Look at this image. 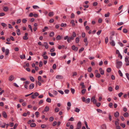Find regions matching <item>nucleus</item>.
I'll return each mask as SVG.
<instances>
[{"label": "nucleus", "mask_w": 129, "mask_h": 129, "mask_svg": "<svg viewBox=\"0 0 129 129\" xmlns=\"http://www.w3.org/2000/svg\"><path fill=\"white\" fill-rule=\"evenodd\" d=\"M122 65V63L121 61H118L116 62V67L118 69L120 68Z\"/></svg>", "instance_id": "nucleus-1"}, {"label": "nucleus", "mask_w": 129, "mask_h": 129, "mask_svg": "<svg viewBox=\"0 0 129 129\" xmlns=\"http://www.w3.org/2000/svg\"><path fill=\"white\" fill-rule=\"evenodd\" d=\"M81 123L80 121H79L78 122L77 125V127L76 129H80L81 127Z\"/></svg>", "instance_id": "nucleus-2"}, {"label": "nucleus", "mask_w": 129, "mask_h": 129, "mask_svg": "<svg viewBox=\"0 0 129 129\" xmlns=\"http://www.w3.org/2000/svg\"><path fill=\"white\" fill-rule=\"evenodd\" d=\"M91 101L92 102H93L94 104H96V101L95 99V97L94 96H93L91 99Z\"/></svg>", "instance_id": "nucleus-3"}, {"label": "nucleus", "mask_w": 129, "mask_h": 129, "mask_svg": "<svg viewBox=\"0 0 129 129\" xmlns=\"http://www.w3.org/2000/svg\"><path fill=\"white\" fill-rule=\"evenodd\" d=\"M72 49L75 51H77L78 50V48L77 47H76L74 45L72 46Z\"/></svg>", "instance_id": "nucleus-4"}, {"label": "nucleus", "mask_w": 129, "mask_h": 129, "mask_svg": "<svg viewBox=\"0 0 129 129\" xmlns=\"http://www.w3.org/2000/svg\"><path fill=\"white\" fill-rule=\"evenodd\" d=\"M74 38L72 36H71V37H69L68 39L67 40V42L69 43H70L71 41V40H73Z\"/></svg>", "instance_id": "nucleus-5"}, {"label": "nucleus", "mask_w": 129, "mask_h": 129, "mask_svg": "<svg viewBox=\"0 0 129 129\" xmlns=\"http://www.w3.org/2000/svg\"><path fill=\"white\" fill-rule=\"evenodd\" d=\"M28 34L27 33H25L24 34V36L23 37V39L24 40H27L28 39V38L27 37Z\"/></svg>", "instance_id": "nucleus-6"}, {"label": "nucleus", "mask_w": 129, "mask_h": 129, "mask_svg": "<svg viewBox=\"0 0 129 129\" xmlns=\"http://www.w3.org/2000/svg\"><path fill=\"white\" fill-rule=\"evenodd\" d=\"M44 45H42V46H45L46 49H48L49 47V46L47 43L46 42H44Z\"/></svg>", "instance_id": "nucleus-7"}, {"label": "nucleus", "mask_w": 129, "mask_h": 129, "mask_svg": "<svg viewBox=\"0 0 129 129\" xmlns=\"http://www.w3.org/2000/svg\"><path fill=\"white\" fill-rule=\"evenodd\" d=\"M116 53L118 54V57H119V56L121 55V59H122V56L121 55L120 53L119 52V50H117L116 51Z\"/></svg>", "instance_id": "nucleus-8"}, {"label": "nucleus", "mask_w": 129, "mask_h": 129, "mask_svg": "<svg viewBox=\"0 0 129 129\" xmlns=\"http://www.w3.org/2000/svg\"><path fill=\"white\" fill-rule=\"evenodd\" d=\"M56 78L59 79H62L63 78V77L61 75H57L56 76Z\"/></svg>", "instance_id": "nucleus-9"}, {"label": "nucleus", "mask_w": 129, "mask_h": 129, "mask_svg": "<svg viewBox=\"0 0 129 129\" xmlns=\"http://www.w3.org/2000/svg\"><path fill=\"white\" fill-rule=\"evenodd\" d=\"M34 86V84L33 83L30 84L29 86V88L30 89H31L33 88Z\"/></svg>", "instance_id": "nucleus-10"}, {"label": "nucleus", "mask_w": 129, "mask_h": 129, "mask_svg": "<svg viewBox=\"0 0 129 129\" xmlns=\"http://www.w3.org/2000/svg\"><path fill=\"white\" fill-rule=\"evenodd\" d=\"M14 77L12 75H11L9 78V80L10 81H12L14 79Z\"/></svg>", "instance_id": "nucleus-11"}, {"label": "nucleus", "mask_w": 129, "mask_h": 129, "mask_svg": "<svg viewBox=\"0 0 129 129\" xmlns=\"http://www.w3.org/2000/svg\"><path fill=\"white\" fill-rule=\"evenodd\" d=\"M2 115L4 117L6 118L7 117V116L6 112L5 111H3L2 112Z\"/></svg>", "instance_id": "nucleus-12"}, {"label": "nucleus", "mask_w": 129, "mask_h": 129, "mask_svg": "<svg viewBox=\"0 0 129 129\" xmlns=\"http://www.w3.org/2000/svg\"><path fill=\"white\" fill-rule=\"evenodd\" d=\"M80 85L82 86L81 88L83 89L85 87V86L84 85V83L83 82H81L80 84Z\"/></svg>", "instance_id": "nucleus-13"}, {"label": "nucleus", "mask_w": 129, "mask_h": 129, "mask_svg": "<svg viewBox=\"0 0 129 129\" xmlns=\"http://www.w3.org/2000/svg\"><path fill=\"white\" fill-rule=\"evenodd\" d=\"M119 115V114L118 112H116L114 114V116L116 117H117Z\"/></svg>", "instance_id": "nucleus-14"}, {"label": "nucleus", "mask_w": 129, "mask_h": 129, "mask_svg": "<svg viewBox=\"0 0 129 129\" xmlns=\"http://www.w3.org/2000/svg\"><path fill=\"white\" fill-rule=\"evenodd\" d=\"M17 34L19 36L20 35V32L19 29H18L16 30Z\"/></svg>", "instance_id": "nucleus-15"}, {"label": "nucleus", "mask_w": 129, "mask_h": 129, "mask_svg": "<svg viewBox=\"0 0 129 129\" xmlns=\"http://www.w3.org/2000/svg\"><path fill=\"white\" fill-rule=\"evenodd\" d=\"M3 10L5 11H7L9 10L8 7H5L3 8Z\"/></svg>", "instance_id": "nucleus-16"}, {"label": "nucleus", "mask_w": 129, "mask_h": 129, "mask_svg": "<svg viewBox=\"0 0 129 129\" xmlns=\"http://www.w3.org/2000/svg\"><path fill=\"white\" fill-rule=\"evenodd\" d=\"M123 116L124 117H127L129 116V114L127 112H126L123 114Z\"/></svg>", "instance_id": "nucleus-17"}, {"label": "nucleus", "mask_w": 129, "mask_h": 129, "mask_svg": "<svg viewBox=\"0 0 129 129\" xmlns=\"http://www.w3.org/2000/svg\"><path fill=\"white\" fill-rule=\"evenodd\" d=\"M111 41L110 42V44L111 45L113 46H115V44L114 42V40Z\"/></svg>", "instance_id": "nucleus-18"}, {"label": "nucleus", "mask_w": 129, "mask_h": 129, "mask_svg": "<svg viewBox=\"0 0 129 129\" xmlns=\"http://www.w3.org/2000/svg\"><path fill=\"white\" fill-rule=\"evenodd\" d=\"M25 55L24 54H23V55H20V57L21 59H24L25 58Z\"/></svg>", "instance_id": "nucleus-19"}, {"label": "nucleus", "mask_w": 129, "mask_h": 129, "mask_svg": "<svg viewBox=\"0 0 129 129\" xmlns=\"http://www.w3.org/2000/svg\"><path fill=\"white\" fill-rule=\"evenodd\" d=\"M61 39V37L60 35H58L56 38V39L57 40H59Z\"/></svg>", "instance_id": "nucleus-20"}, {"label": "nucleus", "mask_w": 129, "mask_h": 129, "mask_svg": "<svg viewBox=\"0 0 129 129\" xmlns=\"http://www.w3.org/2000/svg\"><path fill=\"white\" fill-rule=\"evenodd\" d=\"M49 110V107L46 106L45 107V109H44V111L46 112L48 111Z\"/></svg>", "instance_id": "nucleus-21"}, {"label": "nucleus", "mask_w": 129, "mask_h": 129, "mask_svg": "<svg viewBox=\"0 0 129 129\" xmlns=\"http://www.w3.org/2000/svg\"><path fill=\"white\" fill-rule=\"evenodd\" d=\"M54 15V13L53 12H50L48 14V15L50 17H52Z\"/></svg>", "instance_id": "nucleus-22"}, {"label": "nucleus", "mask_w": 129, "mask_h": 129, "mask_svg": "<svg viewBox=\"0 0 129 129\" xmlns=\"http://www.w3.org/2000/svg\"><path fill=\"white\" fill-rule=\"evenodd\" d=\"M29 78L30 80L32 82H34L35 81V79L33 77L30 76L29 77Z\"/></svg>", "instance_id": "nucleus-23"}, {"label": "nucleus", "mask_w": 129, "mask_h": 129, "mask_svg": "<svg viewBox=\"0 0 129 129\" xmlns=\"http://www.w3.org/2000/svg\"><path fill=\"white\" fill-rule=\"evenodd\" d=\"M86 90L85 89L83 88L81 90V93L83 94H84L85 93Z\"/></svg>", "instance_id": "nucleus-24"}, {"label": "nucleus", "mask_w": 129, "mask_h": 129, "mask_svg": "<svg viewBox=\"0 0 129 129\" xmlns=\"http://www.w3.org/2000/svg\"><path fill=\"white\" fill-rule=\"evenodd\" d=\"M36 126V124L35 123H32L30 125V126L31 127H34Z\"/></svg>", "instance_id": "nucleus-25"}, {"label": "nucleus", "mask_w": 129, "mask_h": 129, "mask_svg": "<svg viewBox=\"0 0 129 129\" xmlns=\"http://www.w3.org/2000/svg\"><path fill=\"white\" fill-rule=\"evenodd\" d=\"M9 51L8 49H6L5 50V54L6 55H8L9 53Z\"/></svg>", "instance_id": "nucleus-26"}, {"label": "nucleus", "mask_w": 129, "mask_h": 129, "mask_svg": "<svg viewBox=\"0 0 129 129\" xmlns=\"http://www.w3.org/2000/svg\"><path fill=\"white\" fill-rule=\"evenodd\" d=\"M46 101L48 103H50L51 102V100L50 98H48L46 100Z\"/></svg>", "instance_id": "nucleus-27"}, {"label": "nucleus", "mask_w": 129, "mask_h": 129, "mask_svg": "<svg viewBox=\"0 0 129 129\" xmlns=\"http://www.w3.org/2000/svg\"><path fill=\"white\" fill-rule=\"evenodd\" d=\"M54 35V32L52 31L50 33L49 36H50L51 37H53Z\"/></svg>", "instance_id": "nucleus-28"}, {"label": "nucleus", "mask_w": 129, "mask_h": 129, "mask_svg": "<svg viewBox=\"0 0 129 129\" xmlns=\"http://www.w3.org/2000/svg\"><path fill=\"white\" fill-rule=\"evenodd\" d=\"M107 72L108 73H110L111 71V69L110 68H108L106 70Z\"/></svg>", "instance_id": "nucleus-29"}, {"label": "nucleus", "mask_w": 129, "mask_h": 129, "mask_svg": "<svg viewBox=\"0 0 129 129\" xmlns=\"http://www.w3.org/2000/svg\"><path fill=\"white\" fill-rule=\"evenodd\" d=\"M84 48L83 47H82L81 48V49H80L79 50V53H80L82 51H83L84 50Z\"/></svg>", "instance_id": "nucleus-30"}, {"label": "nucleus", "mask_w": 129, "mask_h": 129, "mask_svg": "<svg viewBox=\"0 0 129 129\" xmlns=\"http://www.w3.org/2000/svg\"><path fill=\"white\" fill-rule=\"evenodd\" d=\"M35 115L37 118H38L39 117V113L38 112H36L35 113Z\"/></svg>", "instance_id": "nucleus-31"}, {"label": "nucleus", "mask_w": 129, "mask_h": 129, "mask_svg": "<svg viewBox=\"0 0 129 129\" xmlns=\"http://www.w3.org/2000/svg\"><path fill=\"white\" fill-rule=\"evenodd\" d=\"M102 128L106 129V126L105 124H103L102 126Z\"/></svg>", "instance_id": "nucleus-32"}, {"label": "nucleus", "mask_w": 129, "mask_h": 129, "mask_svg": "<svg viewBox=\"0 0 129 129\" xmlns=\"http://www.w3.org/2000/svg\"><path fill=\"white\" fill-rule=\"evenodd\" d=\"M67 26V24L66 23H62L61 24V26L62 27H65Z\"/></svg>", "instance_id": "nucleus-33"}, {"label": "nucleus", "mask_w": 129, "mask_h": 129, "mask_svg": "<svg viewBox=\"0 0 129 129\" xmlns=\"http://www.w3.org/2000/svg\"><path fill=\"white\" fill-rule=\"evenodd\" d=\"M118 73L120 75V76L122 77L123 76V74L121 73V71L120 70H119L118 71Z\"/></svg>", "instance_id": "nucleus-34"}, {"label": "nucleus", "mask_w": 129, "mask_h": 129, "mask_svg": "<svg viewBox=\"0 0 129 129\" xmlns=\"http://www.w3.org/2000/svg\"><path fill=\"white\" fill-rule=\"evenodd\" d=\"M95 76L96 77L99 78L100 77L101 75L99 73H97L96 74Z\"/></svg>", "instance_id": "nucleus-35"}, {"label": "nucleus", "mask_w": 129, "mask_h": 129, "mask_svg": "<svg viewBox=\"0 0 129 129\" xmlns=\"http://www.w3.org/2000/svg\"><path fill=\"white\" fill-rule=\"evenodd\" d=\"M79 40L78 37H77L76 39V43H78L79 42Z\"/></svg>", "instance_id": "nucleus-36"}, {"label": "nucleus", "mask_w": 129, "mask_h": 129, "mask_svg": "<svg viewBox=\"0 0 129 129\" xmlns=\"http://www.w3.org/2000/svg\"><path fill=\"white\" fill-rule=\"evenodd\" d=\"M92 70V69L91 67H89L88 69V71L89 72H91Z\"/></svg>", "instance_id": "nucleus-37"}, {"label": "nucleus", "mask_w": 129, "mask_h": 129, "mask_svg": "<svg viewBox=\"0 0 129 129\" xmlns=\"http://www.w3.org/2000/svg\"><path fill=\"white\" fill-rule=\"evenodd\" d=\"M90 101V99L89 98H88L86 99V101L85 102L86 103H89Z\"/></svg>", "instance_id": "nucleus-38"}, {"label": "nucleus", "mask_w": 129, "mask_h": 129, "mask_svg": "<svg viewBox=\"0 0 129 129\" xmlns=\"http://www.w3.org/2000/svg\"><path fill=\"white\" fill-rule=\"evenodd\" d=\"M108 37H106L105 39V43L106 44H107L108 42Z\"/></svg>", "instance_id": "nucleus-39"}, {"label": "nucleus", "mask_w": 129, "mask_h": 129, "mask_svg": "<svg viewBox=\"0 0 129 129\" xmlns=\"http://www.w3.org/2000/svg\"><path fill=\"white\" fill-rule=\"evenodd\" d=\"M80 111V110L79 109L76 108H75V111L77 112H79Z\"/></svg>", "instance_id": "nucleus-40"}, {"label": "nucleus", "mask_w": 129, "mask_h": 129, "mask_svg": "<svg viewBox=\"0 0 129 129\" xmlns=\"http://www.w3.org/2000/svg\"><path fill=\"white\" fill-rule=\"evenodd\" d=\"M6 125V123H3L2 125H1V127L2 128H5Z\"/></svg>", "instance_id": "nucleus-41"}, {"label": "nucleus", "mask_w": 129, "mask_h": 129, "mask_svg": "<svg viewBox=\"0 0 129 129\" xmlns=\"http://www.w3.org/2000/svg\"><path fill=\"white\" fill-rule=\"evenodd\" d=\"M33 8L34 9H39V7L37 6L34 5L33 6Z\"/></svg>", "instance_id": "nucleus-42"}, {"label": "nucleus", "mask_w": 129, "mask_h": 129, "mask_svg": "<svg viewBox=\"0 0 129 129\" xmlns=\"http://www.w3.org/2000/svg\"><path fill=\"white\" fill-rule=\"evenodd\" d=\"M59 109L57 107L55 109V112H58L59 111Z\"/></svg>", "instance_id": "nucleus-43"}, {"label": "nucleus", "mask_w": 129, "mask_h": 129, "mask_svg": "<svg viewBox=\"0 0 129 129\" xmlns=\"http://www.w3.org/2000/svg\"><path fill=\"white\" fill-rule=\"evenodd\" d=\"M54 118L53 117H50L49 118V121L50 122L52 121L54 119Z\"/></svg>", "instance_id": "nucleus-44"}, {"label": "nucleus", "mask_w": 129, "mask_h": 129, "mask_svg": "<svg viewBox=\"0 0 129 129\" xmlns=\"http://www.w3.org/2000/svg\"><path fill=\"white\" fill-rule=\"evenodd\" d=\"M27 21V20L25 18L23 19L22 20V22L24 23H26Z\"/></svg>", "instance_id": "nucleus-45"}, {"label": "nucleus", "mask_w": 129, "mask_h": 129, "mask_svg": "<svg viewBox=\"0 0 129 129\" xmlns=\"http://www.w3.org/2000/svg\"><path fill=\"white\" fill-rule=\"evenodd\" d=\"M71 91L72 93L73 94H74L75 92V90L74 89L71 88Z\"/></svg>", "instance_id": "nucleus-46"}, {"label": "nucleus", "mask_w": 129, "mask_h": 129, "mask_svg": "<svg viewBox=\"0 0 129 129\" xmlns=\"http://www.w3.org/2000/svg\"><path fill=\"white\" fill-rule=\"evenodd\" d=\"M126 76L127 78V79L129 80V74L128 73H125Z\"/></svg>", "instance_id": "nucleus-47"}, {"label": "nucleus", "mask_w": 129, "mask_h": 129, "mask_svg": "<svg viewBox=\"0 0 129 129\" xmlns=\"http://www.w3.org/2000/svg\"><path fill=\"white\" fill-rule=\"evenodd\" d=\"M110 13L109 12H108L107 14H105V16L106 17H108L109 16Z\"/></svg>", "instance_id": "nucleus-48"}, {"label": "nucleus", "mask_w": 129, "mask_h": 129, "mask_svg": "<svg viewBox=\"0 0 129 129\" xmlns=\"http://www.w3.org/2000/svg\"><path fill=\"white\" fill-rule=\"evenodd\" d=\"M120 125L121 126H122V127L123 128H124L125 126V124L124 123H121Z\"/></svg>", "instance_id": "nucleus-49"}, {"label": "nucleus", "mask_w": 129, "mask_h": 129, "mask_svg": "<svg viewBox=\"0 0 129 129\" xmlns=\"http://www.w3.org/2000/svg\"><path fill=\"white\" fill-rule=\"evenodd\" d=\"M110 34H111V36H114L115 35V31H113L110 33Z\"/></svg>", "instance_id": "nucleus-50"}, {"label": "nucleus", "mask_w": 129, "mask_h": 129, "mask_svg": "<svg viewBox=\"0 0 129 129\" xmlns=\"http://www.w3.org/2000/svg\"><path fill=\"white\" fill-rule=\"evenodd\" d=\"M101 31H102V30H99V31H98L96 33H97V35H99L101 33Z\"/></svg>", "instance_id": "nucleus-51"}, {"label": "nucleus", "mask_w": 129, "mask_h": 129, "mask_svg": "<svg viewBox=\"0 0 129 129\" xmlns=\"http://www.w3.org/2000/svg\"><path fill=\"white\" fill-rule=\"evenodd\" d=\"M123 94V93L122 92H121L118 94V95L119 96L120 98L122 95Z\"/></svg>", "instance_id": "nucleus-52"}, {"label": "nucleus", "mask_w": 129, "mask_h": 129, "mask_svg": "<svg viewBox=\"0 0 129 129\" xmlns=\"http://www.w3.org/2000/svg\"><path fill=\"white\" fill-rule=\"evenodd\" d=\"M5 15V14L4 13H0V17L4 16Z\"/></svg>", "instance_id": "nucleus-53"}, {"label": "nucleus", "mask_w": 129, "mask_h": 129, "mask_svg": "<svg viewBox=\"0 0 129 129\" xmlns=\"http://www.w3.org/2000/svg\"><path fill=\"white\" fill-rule=\"evenodd\" d=\"M43 64V63L42 61H40L39 62V66L40 67H42Z\"/></svg>", "instance_id": "nucleus-54"}, {"label": "nucleus", "mask_w": 129, "mask_h": 129, "mask_svg": "<svg viewBox=\"0 0 129 129\" xmlns=\"http://www.w3.org/2000/svg\"><path fill=\"white\" fill-rule=\"evenodd\" d=\"M46 127V125L45 124H42L41 125V127L42 128H45Z\"/></svg>", "instance_id": "nucleus-55"}, {"label": "nucleus", "mask_w": 129, "mask_h": 129, "mask_svg": "<svg viewBox=\"0 0 129 129\" xmlns=\"http://www.w3.org/2000/svg\"><path fill=\"white\" fill-rule=\"evenodd\" d=\"M115 124L116 125V126L117 125H119V123L117 121H115Z\"/></svg>", "instance_id": "nucleus-56"}, {"label": "nucleus", "mask_w": 129, "mask_h": 129, "mask_svg": "<svg viewBox=\"0 0 129 129\" xmlns=\"http://www.w3.org/2000/svg\"><path fill=\"white\" fill-rule=\"evenodd\" d=\"M2 26L4 27H6L7 26V25L5 23H1Z\"/></svg>", "instance_id": "nucleus-57"}, {"label": "nucleus", "mask_w": 129, "mask_h": 129, "mask_svg": "<svg viewBox=\"0 0 129 129\" xmlns=\"http://www.w3.org/2000/svg\"><path fill=\"white\" fill-rule=\"evenodd\" d=\"M123 31L124 33H126L127 32V30L126 29L124 28L123 29Z\"/></svg>", "instance_id": "nucleus-58"}, {"label": "nucleus", "mask_w": 129, "mask_h": 129, "mask_svg": "<svg viewBox=\"0 0 129 129\" xmlns=\"http://www.w3.org/2000/svg\"><path fill=\"white\" fill-rule=\"evenodd\" d=\"M64 92L65 93L68 94L69 92V90L68 89H66L64 90Z\"/></svg>", "instance_id": "nucleus-59"}, {"label": "nucleus", "mask_w": 129, "mask_h": 129, "mask_svg": "<svg viewBox=\"0 0 129 129\" xmlns=\"http://www.w3.org/2000/svg\"><path fill=\"white\" fill-rule=\"evenodd\" d=\"M50 54H51V56H54L56 54V53L55 52L51 53Z\"/></svg>", "instance_id": "nucleus-60"}, {"label": "nucleus", "mask_w": 129, "mask_h": 129, "mask_svg": "<svg viewBox=\"0 0 129 129\" xmlns=\"http://www.w3.org/2000/svg\"><path fill=\"white\" fill-rule=\"evenodd\" d=\"M58 91L62 94H64V92L63 91L61 90H58Z\"/></svg>", "instance_id": "nucleus-61"}, {"label": "nucleus", "mask_w": 129, "mask_h": 129, "mask_svg": "<svg viewBox=\"0 0 129 129\" xmlns=\"http://www.w3.org/2000/svg\"><path fill=\"white\" fill-rule=\"evenodd\" d=\"M36 96L34 95V94H32L31 96V98L32 99H34L36 98Z\"/></svg>", "instance_id": "nucleus-62"}, {"label": "nucleus", "mask_w": 129, "mask_h": 129, "mask_svg": "<svg viewBox=\"0 0 129 129\" xmlns=\"http://www.w3.org/2000/svg\"><path fill=\"white\" fill-rule=\"evenodd\" d=\"M52 67L53 69L54 70L55 69L56 67V65L55 64H54L53 65Z\"/></svg>", "instance_id": "nucleus-63"}, {"label": "nucleus", "mask_w": 129, "mask_h": 129, "mask_svg": "<svg viewBox=\"0 0 129 129\" xmlns=\"http://www.w3.org/2000/svg\"><path fill=\"white\" fill-rule=\"evenodd\" d=\"M96 110L99 113H102V110L99 109H97Z\"/></svg>", "instance_id": "nucleus-64"}]
</instances>
